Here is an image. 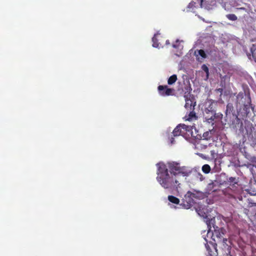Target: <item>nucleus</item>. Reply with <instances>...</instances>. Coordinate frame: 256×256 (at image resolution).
<instances>
[{"mask_svg":"<svg viewBox=\"0 0 256 256\" xmlns=\"http://www.w3.org/2000/svg\"><path fill=\"white\" fill-rule=\"evenodd\" d=\"M161 186L170 191L176 192H178L180 186L177 177L170 174L166 166L164 164H161Z\"/></svg>","mask_w":256,"mask_h":256,"instance_id":"f257e3e1","label":"nucleus"},{"mask_svg":"<svg viewBox=\"0 0 256 256\" xmlns=\"http://www.w3.org/2000/svg\"><path fill=\"white\" fill-rule=\"evenodd\" d=\"M213 221L214 220L212 218H210V220H209L208 222V220L206 221L208 228V229L207 231L206 236H205L204 234L206 231H204L202 234L206 242H212L210 240H212L213 241L217 242L218 244H226V242L227 241V239L223 238V235L224 234L223 229H216L214 226L213 228H214V232H213L212 230H211L212 228L210 227V224L211 223H212ZM216 228H218L217 227Z\"/></svg>","mask_w":256,"mask_h":256,"instance_id":"f03ea898","label":"nucleus"},{"mask_svg":"<svg viewBox=\"0 0 256 256\" xmlns=\"http://www.w3.org/2000/svg\"><path fill=\"white\" fill-rule=\"evenodd\" d=\"M216 103L211 100H208L204 103V116L206 121L213 125L216 118L214 111Z\"/></svg>","mask_w":256,"mask_h":256,"instance_id":"7ed1b4c3","label":"nucleus"},{"mask_svg":"<svg viewBox=\"0 0 256 256\" xmlns=\"http://www.w3.org/2000/svg\"><path fill=\"white\" fill-rule=\"evenodd\" d=\"M192 126H186L184 124H180L173 130L172 135L174 136H177L184 135L186 132L192 133Z\"/></svg>","mask_w":256,"mask_h":256,"instance_id":"20e7f679","label":"nucleus"},{"mask_svg":"<svg viewBox=\"0 0 256 256\" xmlns=\"http://www.w3.org/2000/svg\"><path fill=\"white\" fill-rule=\"evenodd\" d=\"M184 98L186 101L185 108L190 110H193L196 105V102L193 96L190 93H188L184 94Z\"/></svg>","mask_w":256,"mask_h":256,"instance_id":"39448f33","label":"nucleus"},{"mask_svg":"<svg viewBox=\"0 0 256 256\" xmlns=\"http://www.w3.org/2000/svg\"><path fill=\"white\" fill-rule=\"evenodd\" d=\"M161 164H164L161 163ZM164 165L166 166L167 168H169L171 172L170 174H173L172 176H176L180 166L179 162H168L166 164H164Z\"/></svg>","mask_w":256,"mask_h":256,"instance_id":"423d86ee","label":"nucleus"},{"mask_svg":"<svg viewBox=\"0 0 256 256\" xmlns=\"http://www.w3.org/2000/svg\"><path fill=\"white\" fill-rule=\"evenodd\" d=\"M216 4V0H201L200 2V7L207 10L213 8Z\"/></svg>","mask_w":256,"mask_h":256,"instance_id":"0eeeda50","label":"nucleus"},{"mask_svg":"<svg viewBox=\"0 0 256 256\" xmlns=\"http://www.w3.org/2000/svg\"><path fill=\"white\" fill-rule=\"evenodd\" d=\"M174 90L168 88L167 86H161V96H174Z\"/></svg>","mask_w":256,"mask_h":256,"instance_id":"6e6552de","label":"nucleus"},{"mask_svg":"<svg viewBox=\"0 0 256 256\" xmlns=\"http://www.w3.org/2000/svg\"><path fill=\"white\" fill-rule=\"evenodd\" d=\"M191 173V170L190 168L186 166H180L179 168V170L178 174H180L183 176H187Z\"/></svg>","mask_w":256,"mask_h":256,"instance_id":"1a4fd4ad","label":"nucleus"},{"mask_svg":"<svg viewBox=\"0 0 256 256\" xmlns=\"http://www.w3.org/2000/svg\"><path fill=\"white\" fill-rule=\"evenodd\" d=\"M194 54L198 58V60H201L206 58V54H205L204 50H202L195 51Z\"/></svg>","mask_w":256,"mask_h":256,"instance_id":"9d476101","label":"nucleus"},{"mask_svg":"<svg viewBox=\"0 0 256 256\" xmlns=\"http://www.w3.org/2000/svg\"><path fill=\"white\" fill-rule=\"evenodd\" d=\"M197 212L200 216L204 218L209 219L207 209L204 210V208H202V210H200V208L199 210H197Z\"/></svg>","mask_w":256,"mask_h":256,"instance_id":"9b49d317","label":"nucleus"},{"mask_svg":"<svg viewBox=\"0 0 256 256\" xmlns=\"http://www.w3.org/2000/svg\"><path fill=\"white\" fill-rule=\"evenodd\" d=\"M183 42L182 40L180 41L178 40H176V42L172 44V47L181 50L183 48V45L182 44Z\"/></svg>","mask_w":256,"mask_h":256,"instance_id":"f8f14e48","label":"nucleus"},{"mask_svg":"<svg viewBox=\"0 0 256 256\" xmlns=\"http://www.w3.org/2000/svg\"><path fill=\"white\" fill-rule=\"evenodd\" d=\"M196 4V2L192 1L189 4L188 6V7H187V9H188V11H189V12H195L196 11H195V9L196 8H198L194 6V4Z\"/></svg>","mask_w":256,"mask_h":256,"instance_id":"ddd939ff","label":"nucleus"},{"mask_svg":"<svg viewBox=\"0 0 256 256\" xmlns=\"http://www.w3.org/2000/svg\"><path fill=\"white\" fill-rule=\"evenodd\" d=\"M168 200L170 202L174 204H178L180 202V200L177 198L172 196H168Z\"/></svg>","mask_w":256,"mask_h":256,"instance_id":"4468645a","label":"nucleus"},{"mask_svg":"<svg viewBox=\"0 0 256 256\" xmlns=\"http://www.w3.org/2000/svg\"><path fill=\"white\" fill-rule=\"evenodd\" d=\"M177 80V76L176 74H173L170 76L168 80V84L170 85L174 84Z\"/></svg>","mask_w":256,"mask_h":256,"instance_id":"2eb2a0df","label":"nucleus"},{"mask_svg":"<svg viewBox=\"0 0 256 256\" xmlns=\"http://www.w3.org/2000/svg\"><path fill=\"white\" fill-rule=\"evenodd\" d=\"M202 170L205 174H208L210 172V167L208 164H204L202 167Z\"/></svg>","mask_w":256,"mask_h":256,"instance_id":"dca6fc26","label":"nucleus"},{"mask_svg":"<svg viewBox=\"0 0 256 256\" xmlns=\"http://www.w3.org/2000/svg\"><path fill=\"white\" fill-rule=\"evenodd\" d=\"M228 19L231 20H236L237 19L236 16L234 14H229L226 15Z\"/></svg>","mask_w":256,"mask_h":256,"instance_id":"f3484780","label":"nucleus"},{"mask_svg":"<svg viewBox=\"0 0 256 256\" xmlns=\"http://www.w3.org/2000/svg\"><path fill=\"white\" fill-rule=\"evenodd\" d=\"M196 118L195 113L193 112H190V113L188 115V118H186V120L190 121V120H192L193 118Z\"/></svg>","mask_w":256,"mask_h":256,"instance_id":"a211bd4d","label":"nucleus"},{"mask_svg":"<svg viewBox=\"0 0 256 256\" xmlns=\"http://www.w3.org/2000/svg\"><path fill=\"white\" fill-rule=\"evenodd\" d=\"M202 69L203 70H204L206 74V78H208V68L204 64L202 66Z\"/></svg>","mask_w":256,"mask_h":256,"instance_id":"6ab92c4d","label":"nucleus"},{"mask_svg":"<svg viewBox=\"0 0 256 256\" xmlns=\"http://www.w3.org/2000/svg\"><path fill=\"white\" fill-rule=\"evenodd\" d=\"M248 139H254L253 141L255 142L256 140V133L250 134L248 136Z\"/></svg>","mask_w":256,"mask_h":256,"instance_id":"aec40b11","label":"nucleus"},{"mask_svg":"<svg viewBox=\"0 0 256 256\" xmlns=\"http://www.w3.org/2000/svg\"><path fill=\"white\" fill-rule=\"evenodd\" d=\"M251 52L253 56L256 54V44L252 45V46L251 48Z\"/></svg>","mask_w":256,"mask_h":256,"instance_id":"412c9836","label":"nucleus"},{"mask_svg":"<svg viewBox=\"0 0 256 256\" xmlns=\"http://www.w3.org/2000/svg\"><path fill=\"white\" fill-rule=\"evenodd\" d=\"M198 177L200 178V180L201 181H202L204 179L203 176L200 173L198 174Z\"/></svg>","mask_w":256,"mask_h":256,"instance_id":"4be33fe9","label":"nucleus"},{"mask_svg":"<svg viewBox=\"0 0 256 256\" xmlns=\"http://www.w3.org/2000/svg\"><path fill=\"white\" fill-rule=\"evenodd\" d=\"M213 184H214L212 182L209 184L208 185V188L209 190H212V186H213Z\"/></svg>","mask_w":256,"mask_h":256,"instance_id":"5701e85b","label":"nucleus"},{"mask_svg":"<svg viewBox=\"0 0 256 256\" xmlns=\"http://www.w3.org/2000/svg\"><path fill=\"white\" fill-rule=\"evenodd\" d=\"M170 143L171 144H174V138H172L170 139Z\"/></svg>","mask_w":256,"mask_h":256,"instance_id":"b1692460","label":"nucleus"},{"mask_svg":"<svg viewBox=\"0 0 256 256\" xmlns=\"http://www.w3.org/2000/svg\"><path fill=\"white\" fill-rule=\"evenodd\" d=\"M204 142H205V140H200V143L201 144H204Z\"/></svg>","mask_w":256,"mask_h":256,"instance_id":"393cba45","label":"nucleus"},{"mask_svg":"<svg viewBox=\"0 0 256 256\" xmlns=\"http://www.w3.org/2000/svg\"><path fill=\"white\" fill-rule=\"evenodd\" d=\"M205 246H206V248L207 249V250H208V248H209L208 245V244H206Z\"/></svg>","mask_w":256,"mask_h":256,"instance_id":"a878e982","label":"nucleus"},{"mask_svg":"<svg viewBox=\"0 0 256 256\" xmlns=\"http://www.w3.org/2000/svg\"><path fill=\"white\" fill-rule=\"evenodd\" d=\"M170 42H169V41L168 40H166V44H169Z\"/></svg>","mask_w":256,"mask_h":256,"instance_id":"bb28decb","label":"nucleus"},{"mask_svg":"<svg viewBox=\"0 0 256 256\" xmlns=\"http://www.w3.org/2000/svg\"><path fill=\"white\" fill-rule=\"evenodd\" d=\"M176 54L178 56H180L181 54V52H180V54Z\"/></svg>","mask_w":256,"mask_h":256,"instance_id":"cd10ccee","label":"nucleus"}]
</instances>
